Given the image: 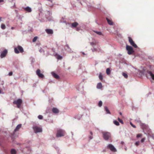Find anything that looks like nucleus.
I'll use <instances>...</instances> for the list:
<instances>
[{"label": "nucleus", "mask_w": 154, "mask_h": 154, "mask_svg": "<svg viewBox=\"0 0 154 154\" xmlns=\"http://www.w3.org/2000/svg\"><path fill=\"white\" fill-rule=\"evenodd\" d=\"M2 21V17H0V22Z\"/></svg>", "instance_id": "a19ab883"}, {"label": "nucleus", "mask_w": 154, "mask_h": 154, "mask_svg": "<svg viewBox=\"0 0 154 154\" xmlns=\"http://www.w3.org/2000/svg\"><path fill=\"white\" fill-rule=\"evenodd\" d=\"M139 144H140V142L139 141L136 142L135 143L136 145L137 146L139 145Z\"/></svg>", "instance_id": "473e14b6"}, {"label": "nucleus", "mask_w": 154, "mask_h": 154, "mask_svg": "<svg viewBox=\"0 0 154 154\" xmlns=\"http://www.w3.org/2000/svg\"><path fill=\"white\" fill-rule=\"evenodd\" d=\"M114 123L116 125L118 126L119 124V122L115 120L113 121Z\"/></svg>", "instance_id": "393cba45"}, {"label": "nucleus", "mask_w": 154, "mask_h": 154, "mask_svg": "<svg viewBox=\"0 0 154 154\" xmlns=\"http://www.w3.org/2000/svg\"><path fill=\"white\" fill-rule=\"evenodd\" d=\"M126 49L128 51V53L129 54H131L134 52L133 48L131 46L127 45Z\"/></svg>", "instance_id": "39448f33"}, {"label": "nucleus", "mask_w": 154, "mask_h": 154, "mask_svg": "<svg viewBox=\"0 0 154 154\" xmlns=\"http://www.w3.org/2000/svg\"><path fill=\"white\" fill-rule=\"evenodd\" d=\"M11 154H16V151L14 149H12L11 150Z\"/></svg>", "instance_id": "aec40b11"}, {"label": "nucleus", "mask_w": 154, "mask_h": 154, "mask_svg": "<svg viewBox=\"0 0 154 154\" xmlns=\"http://www.w3.org/2000/svg\"><path fill=\"white\" fill-rule=\"evenodd\" d=\"M94 32H95L97 34L100 35H102V33L100 32H97V31H94Z\"/></svg>", "instance_id": "bb28decb"}, {"label": "nucleus", "mask_w": 154, "mask_h": 154, "mask_svg": "<svg viewBox=\"0 0 154 154\" xmlns=\"http://www.w3.org/2000/svg\"><path fill=\"white\" fill-rule=\"evenodd\" d=\"M104 108H105V110L106 111V112L107 113L110 114V112L109 110L108 109L107 107L105 106L104 107Z\"/></svg>", "instance_id": "6ab92c4d"}, {"label": "nucleus", "mask_w": 154, "mask_h": 154, "mask_svg": "<svg viewBox=\"0 0 154 154\" xmlns=\"http://www.w3.org/2000/svg\"><path fill=\"white\" fill-rule=\"evenodd\" d=\"M142 134H137V138H139V137H141L142 136Z\"/></svg>", "instance_id": "7c9ffc66"}, {"label": "nucleus", "mask_w": 154, "mask_h": 154, "mask_svg": "<svg viewBox=\"0 0 154 154\" xmlns=\"http://www.w3.org/2000/svg\"><path fill=\"white\" fill-rule=\"evenodd\" d=\"M90 139H92L93 137L92 136H90L89 137Z\"/></svg>", "instance_id": "58836bf2"}, {"label": "nucleus", "mask_w": 154, "mask_h": 154, "mask_svg": "<svg viewBox=\"0 0 154 154\" xmlns=\"http://www.w3.org/2000/svg\"><path fill=\"white\" fill-rule=\"evenodd\" d=\"M21 125L19 124L16 127V128L14 130V132H16L17 131H18L21 128Z\"/></svg>", "instance_id": "2eb2a0df"}, {"label": "nucleus", "mask_w": 154, "mask_h": 154, "mask_svg": "<svg viewBox=\"0 0 154 154\" xmlns=\"http://www.w3.org/2000/svg\"><path fill=\"white\" fill-rule=\"evenodd\" d=\"M99 77L100 79V80L102 81L103 80V76L101 73L99 75Z\"/></svg>", "instance_id": "b1692460"}, {"label": "nucleus", "mask_w": 154, "mask_h": 154, "mask_svg": "<svg viewBox=\"0 0 154 154\" xmlns=\"http://www.w3.org/2000/svg\"><path fill=\"white\" fill-rule=\"evenodd\" d=\"M65 134V131L62 129H58L57 130L56 137H57L64 136Z\"/></svg>", "instance_id": "f257e3e1"}, {"label": "nucleus", "mask_w": 154, "mask_h": 154, "mask_svg": "<svg viewBox=\"0 0 154 154\" xmlns=\"http://www.w3.org/2000/svg\"><path fill=\"white\" fill-rule=\"evenodd\" d=\"M24 10L28 12H30L32 11V9L30 8L29 7H27L24 8Z\"/></svg>", "instance_id": "ddd939ff"}, {"label": "nucleus", "mask_w": 154, "mask_h": 154, "mask_svg": "<svg viewBox=\"0 0 154 154\" xmlns=\"http://www.w3.org/2000/svg\"><path fill=\"white\" fill-rule=\"evenodd\" d=\"M106 20L107 21V22L110 25H113V23L112 21V20L109 19L108 18H106Z\"/></svg>", "instance_id": "f8f14e48"}, {"label": "nucleus", "mask_w": 154, "mask_h": 154, "mask_svg": "<svg viewBox=\"0 0 154 154\" xmlns=\"http://www.w3.org/2000/svg\"><path fill=\"white\" fill-rule=\"evenodd\" d=\"M43 116L41 115H39L38 116V118L40 119H43Z\"/></svg>", "instance_id": "2f4dec72"}, {"label": "nucleus", "mask_w": 154, "mask_h": 154, "mask_svg": "<svg viewBox=\"0 0 154 154\" xmlns=\"http://www.w3.org/2000/svg\"><path fill=\"white\" fill-rule=\"evenodd\" d=\"M90 134H91V135H92V134H93V133H92V132H91H91H90Z\"/></svg>", "instance_id": "37998d69"}, {"label": "nucleus", "mask_w": 154, "mask_h": 154, "mask_svg": "<svg viewBox=\"0 0 154 154\" xmlns=\"http://www.w3.org/2000/svg\"><path fill=\"white\" fill-rule=\"evenodd\" d=\"M40 72V69H38L36 71V74L39 77L43 78L44 77V75L42 74Z\"/></svg>", "instance_id": "1a4fd4ad"}, {"label": "nucleus", "mask_w": 154, "mask_h": 154, "mask_svg": "<svg viewBox=\"0 0 154 154\" xmlns=\"http://www.w3.org/2000/svg\"><path fill=\"white\" fill-rule=\"evenodd\" d=\"M4 1L3 0H0V2H2Z\"/></svg>", "instance_id": "ea45409f"}, {"label": "nucleus", "mask_w": 154, "mask_h": 154, "mask_svg": "<svg viewBox=\"0 0 154 154\" xmlns=\"http://www.w3.org/2000/svg\"><path fill=\"white\" fill-rule=\"evenodd\" d=\"M110 73V70L109 68H107L106 70V73L107 75H109Z\"/></svg>", "instance_id": "4be33fe9"}, {"label": "nucleus", "mask_w": 154, "mask_h": 154, "mask_svg": "<svg viewBox=\"0 0 154 154\" xmlns=\"http://www.w3.org/2000/svg\"><path fill=\"white\" fill-rule=\"evenodd\" d=\"M1 90L0 89V94L1 93Z\"/></svg>", "instance_id": "a18cd8bd"}, {"label": "nucleus", "mask_w": 154, "mask_h": 154, "mask_svg": "<svg viewBox=\"0 0 154 154\" xmlns=\"http://www.w3.org/2000/svg\"><path fill=\"white\" fill-rule=\"evenodd\" d=\"M52 74L53 76L56 79H58L59 78V76L56 73L54 72H52Z\"/></svg>", "instance_id": "dca6fc26"}, {"label": "nucleus", "mask_w": 154, "mask_h": 154, "mask_svg": "<svg viewBox=\"0 0 154 154\" xmlns=\"http://www.w3.org/2000/svg\"><path fill=\"white\" fill-rule=\"evenodd\" d=\"M129 42L130 43L131 45L133 46L135 48H137V45L134 43V42L130 37H128Z\"/></svg>", "instance_id": "423d86ee"}, {"label": "nucleus", "mask_w": 154, "mask_h": 154, "mask_svg": "<svg viewBox=\"0 0 154 154\" xmlns=\"http://www.w3.org/2000/svg\"><path fill=\"white\" fill-rule=\"evenodd\" d=\"M37 38H38V37L37 36H35V37H34L32 40V42H34L35 41H36L37 40Z\"/></svg>", "instance_id": "c85d7f7f"}, {"label": "nucleus", "mask_w": 154, "mask_h": 154, "mask_svg": "<svg viewBox=\"0 0 154 154\" xmlns=\"http://www.w3.org/2000/svg\"><path fill=\"white\" fill-rule=\"evenodd\" d=\"M52 111L54 113H57L59 112V110L56 108L54 107L52 109Z\"/></svg>", "instance_id": "9b49d317"}, {"label": "nucleus", "mask_w": 154, "mask_h": 154, "mask_svg": "<svg viewBox=\"0 0 154 154\" xmlns=\"http://www.w3.org/2000/svg\"><path fill=\"white\" fill-rule=\"evenodd\" d=\"M149 74L152 77V79L154 80V75L151 72H149Z\"/></svg>", "instance_id": "412c9836"}, {"label": "nucleus", "mask_w": 154, "mask_h": 154, "mask_svg": "<svg viewBox=\"0 0 154 154\" xmlns=\"http://www.w3.org/2000/svg\"><path fill=\"white\" fill-rule=\"evenodd\" d=\"M123 76L125 77V78H127L128 77V75L127 74L125 73H123L122 74Z\"/></svg>", "instance_id": "a878e982"}, {"label": "nucleus", "mask_w": 154, "mask_h": 154, "mask_svg": "<svg viewBox=\"0 0 154 154\" xmlns=\"http://www.w3.org/2000/svg\"><path fill=\"white\" fill-rule=\"evenodd\" d=\"M83 54H84V53H83Z\"/></svg>", "instance_id": "49530a36"}, {"label": "nucleus", "mask_w": 154, "mask_h": 154, "mask_svg": "<svg viewBox=\"0 0 154 154\" xmlns=\"http://www.w3.org/2000/svg\"><path fill=\"white\" fill-rule=\"evenodd\" d=\"M33 128L35 133L41 132L42 131V128L37 126H34Z\"/></svg>", "instance_id": "0eeeda50"}, {"label": "nucleus", "mask_w": 154, "mask_h": 154, "mask_svg": "<svg viewBox=\"0 0 154 154\" xmlns=\"http://www.w3.org/2000/svg\"><path fill=\"white\" fill-rule=\"evenodd\" d=\"M77 30L78 31V29H77Z\"/></svg>", "instance_id": "de8ad7c7"}, {"label": "nucleus", "mask_w": 154, "mask_h": 154, "mask_svg": "<svg viewBox=\"0 0 154 154\" xmlns=\"http://www.w3.org/2000/svg\"><path fill=\"white\" fill-rule=\"evenodd\" d=\"M91 44V45H92V46H93V45H95V43L94 42H91L90 43Z\"/></svg>", "instance_id": "e433bc0d"}, {"label": "nucleus", "mask_w": 154, "mask_h": 154, "mask_svg": "<svg viewBox=\"0 0 154 154\" xmlns=\"http://www.w3.org/2000/svg\"><path fill=\"white\" fill-rule=\"evenodd\" d=\"M119 114H120V115H122V113H121V112H120L119 113Z\"/></svg>", "instance_id": "c03bdc74"}, {"label": "nucleus", "mask_w": 154, "mask_h": 154, "mask_svg": "<svg viewBox=\"0 0 154 154\" xmlns=\"http://www.w3.org/2000/svg\"><path fill=\"white\" fill-rule=\"evenodd\" d=\"M107 148L110 149L111 151L113 152H116V149L114 146L111 144H109L107 146Z\"/></svg>", "instance_id": "6e6552de"}, {"label": "nucleus", "mask_w": 154, "mask_h": 154, "mask_svg": "<svg viewBox=\"0 0 154 154\" xmlns=\"http://www.w3.org/2000/svg\"><path fill=\"white\" fill-rule=\"evenodd\" d=\"M78 25V23L76 22H74L72 23L71 25V27H75Z\"/></svg>", "instance_id": "f3484780"}, {"label": "nucleus", "mask_w": 154, "mask_h": 154, "mask_svg": "<svg viewBox=\"0 0 154 154\" xmlns=\"http://www.w3.org/2000/svg\"><path fill=\"white\" fill-rule=\"evenodd\" d=\"M14 29V27H11V29Z\"/></svg>", "instance_id": "79ce46f5"}, {"label": "nucleus", "mask_w": 154, "mask_h": 154, "mask_svg": "<svg viewBox=\"0 0 154 154\" xmlns=\"http://www.w3.org/2000/svg\"><path fill=\"white\" fill-rule=\"evenodd\" d=\"M62 58V57L60 56H58V59H61Z\"/></svg>", "instance_id": "4c0bfd02"}, {"label": "nucleus", "mask_w": 154, "mask_h": 154, "mask_svg": "<svg viewBox=\"0 0 154 154\" xmlns=\"http://www.w3.org/2000/svg\"><path fill=\"white\" fill-rule=\"evenodd\" d=\"M8 51L7 50H5L3 51L2 52L1 54L0 57L2 58L5 57Z\"/></svg>", "instance_id": "9d476101"}, {"label": "nucleus", "mask_w": 154, "mask_h": 154, "mask_svg": "<svg viewBox=\"0 0 154 154\" xmlns=\"http://www.w3.org/2000/svg\"><path fill=\"white\" fill-rule=\"evenodd\" d=\"M22 102V100L20 99H19L17 100L14 101L13 102V103L16 105L18 108H20Z\"/></svg>", "instance_id": "f03ea898"}, {"label": "nucleus", "mask_w": 154, "mask_h": 154, "mask_svg": "<svg viewBox=\"0 0 154 154\" xmlns=\"http://www.w3.org/2000/svg\"><path fill=\"white\" fill-rule=\"evenodd\" d=\"M145 139V138H143L141 140V142H142V143L143 142H144Z\"/></svg>", "instance_id": "f704fd0d"}, {"label": "nucleus", "mask_w": 154, "mask_h": 154, "mask_svg": "<svg viewBox=\"0 0 154 154\" xmlns=\"http://www.w3.org/2000/svg\"><path fill=\"white\" fill-rule=\"evenodd\" d=\"M13 74V72H9V74H8V75L9 76H11Z\"/></svg>", "instance_id": "c9c22d12"}, {"label": "nucleus", "mask_w": 154, "mask_h": 154, "mask_svg": "<svg viewBox=\"0 0 154 154\" xmlns=\"http://www.w3.org/2000/svg\"><path fill=\"white\" fill-rule=\"evenodd\" d=\"M118 120L119 122H120L122 124H123V121L122 119H121L120 118H118Z\"/></svg>", "instance_id": "c756f323"}, {"label": "nucleus", "mask_w": 154, "mask_h": 154, "mask_svg": "<svg viewBox=\"0 0 154 154\" xmlns=\"http://www.w3.org/2000/svg\"><path fill=\"white\" fill-rule=\"evenodd\" d=\"M14 51L16 54H18L20 52V53H23L24 51L23 48L20 45H18L16 48H15Z\"/></svg>", "instance_id": "7ed1b4c3"}, {"label": "nucleus", "mask_w": 154, "mask_h": 154, "mask_svg": "<svg viewBox=\"0 0 154 154\" xmlns=\"http://www.w3.org/2000/svg\"><path fill=\"white\" fill-rule=\"evenodd\" d=\"M102 87V85L101 83L100 82L97 84V87L98 89H101Z\"/></svg>", "instance_id": "a211bd4d"}, {"label": "nucleus", "mask_w": 154, "mask_h": 154, "mask_svg": "<svg viewBox=\"0 0 154 154\" xmlns=\"http://www.w3.org/2000/svg\"><path fill=\"white\" fill-rule=\"evenodd\" d=\"M102 105V102L101 101H100L98 103V106L101 107Z\"/></svg>", "instance_id": "cd10ccee"}, {"label": "nucleus", "mask_w": 154, "mask_h": 154, "mask_svg": "<svg viewBox=\"0 0 154 154\" xmlns=\"http://www.w3.org/2000/svg\"><path fill=\"white\" fill-rule=\"evenodd\" d=\"M45 31L48 34H52L53 33V31L51 29H47Z\"/></svg>", "instance_id": "4468645a"}, {"label": "nucleus", "mask_w": 154, "mask_h": 154, "mask_svg": "<svg viewBox=\"0 0 154 154\" xmlns=\"http://www.w3.org/2000/svg\"><path fill=\"white\" fill-rule=\"evenodd\" d=\"M130 125H131V126L132 127H133V128H136V126H135V125H133V124H132V123L131 122L130 123Z\"/></svg>", "instance_id": "72a5a7b5"}, {"label": "nucleus", "mask_w": 154, "mask_h": 154, "mask_svg": "<svg viewBox=\"0 0 154 154\" xmlns=\"http://www.w3.org/2000/svg\"><path fill=\"white\" fill-rule=\"evenodd\" d=\"M1 28L3 29H4L6 28L5 25L4 24H2L1 25Z\"/></svg>", "instance_id": "5701e85b"}, {"label": "nucleus", "mask_w": 154, "mask_h": 154, "mask_svg": "<svg viewBox=\"0 0 154 154\" xmlns=\"http://www.w3.org/2000/svg\"><path fill=\"white\" fill-rule=\"evenodd\" d=\"M102 134L104 139L106 140H108L111 137L110 133L108 132H103Z\"/></svg>", "instance_id": "20e7f679"}]
</instances>
